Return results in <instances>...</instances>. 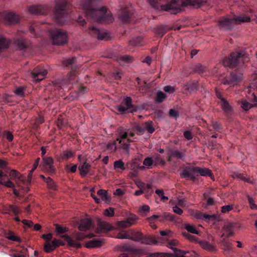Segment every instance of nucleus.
Segmentation results:
<instances>
[{"instance_id":"obj_36","label":"nucleus","mask_w":257,"mask_h":257,"mask_svg":"<svg viewBox=\"0 0 257 257\" xmlns=\"http://www.w3.org/2000/svg\"><path fill=\"white\" fill-rule=\"evenodd\" d=\"M184 227L190 233L196 234H199V232L197 231L196 227L194 225H191L190 224H185Z\"/></svg>"},{"instance_id":"obj_17","label":"nucleus","mask_w":257,"mask_h":257,"mask_svg":"<svg viewBox=\"0 0 257 257\" xmlns=\"http://www.w3.org/2000/svg\"><path fill=\"white\" fill-rule=\"evenodd\" d=\"M91 225V220L90 218H86L80 220V224L78 226L79 230L85 231L89 229Z\"/></svg>"},{"instance_id":"obj_22","label":"nucleus","mask_w":257,"mask_h":257,"mask_svg":"<svg viewBox=\"0 0 257 257\" xmlns=\"http://www.w3.org/2000/svg\"><path fill=\"white\" fill-rule=\"evenodd\" d=\"M218 103L220 105L221 108L226 113H230L231 111V107L229 104L228 102L225 98H221V100H218Z\"/></svg>"},{"instance_id":"obj_61","label":"nucleus","mask_w":257,"mask_h":257,"mask_svg":"<svg viewBox=\"0 0 257 257\" xmlns=\"http://www.w3.org/2000/svg\"><path fill=\"white\" fill-rule=\"evenodd\" d=\"M187 201L184 199L178 198L177 200L176 205L180 206L181 207H184L186 206Z\"/></svg>"},{"instance_id":"obj_48","label":"nucleus","mask_w":257,"mask_h":257,"mask_svg":"<svg viewBox=\"0 0 257 257\" xmlns=\"http://www.w3.org/2000/svg\"><path fill=\"white\" fill-rule=\"evenodd\" d=\"M55 231L58 234H60L67 232L68 231V229L66 227H63L56 224Z\"/></svg>"},{"instance_id":"obj_14","label":"nucleus","mask_w":257,"mask_h":257,"mask_svg":"<svg viewBox=\"0 0 257 257\" xmlns=\"http://www.w3.org/2000/svg\"><path fill=\"white\" fill-rule=\"evenodd\" d=\"M48 10V8L47 6L41 5L32 6L29 8L30 12L35 15H45L47 13Z\"/></svg>"},{"instance_id":"obj_1","label":"nucleus","mask_w":257,"mask_h":257,"mask_svg":"<svg viewBox=\"0 0 257 257\" xmlns=\"http://www.w3.org/2000/svg\"><path fill=\"white\" fill-rule=\"evenodd\" d=\"M79 9L97 22L111 21L112 20L110 12L102 6L99 1L87 0L80 5Z\"/></svg>"},{"instance_id":"obj_64","label":"nucleus","mask_w":257,"mask_h":257,"mask_svg":"<svg viewBox=\"0 0 257 257\" xmlns=\"http://www.w3.org/2000/svg\"><path fill=\"white\" fill-rule=\"evenodd\" d=\"M173 210L174 212L178 215H181L183 213L182 209L179 208V206L176 205L173 207Z\"/></svg>"},{"instance_id":"obj_43","label":"nucleus","mask_w":257,"mask_h":257,"mask_svg":"<svg viewBox=\"0 0 257 257\" xmlns=\"http://www.w3.org/2000/svg\"><path fill=\"white\" fill-rule=\"evenodd\" d=\"M153 160L150 157L146 158L143 162V164L145 167L147 169H150L151 168L153 165Z\"/></svg>"},{"instance_id":"obj_35","label":"nucleus","mask_w":257,"mask_h":257,"mask_svg":"<svg viewBox=\"0 0 257 257\" xmlns=\"http://www.w3.org/2000/svg\"><path fill=\"white\" fill-rule=\"evenodd\" d=\"M170 248L174 251L173 257H184L186 252L177 249V248L173 246H170Z\"/></svg>"},{"instance_id":"obj_13","label":"nucleus","mask_w":257,"mask_h":257,"mask_svg":"<svg viewBox=\"0 0 257 257\" xmlns=\"http://www.w3.org/2000/svg\"><path fill=\"white\" fill-rule=\"evenodd\" d=\"M0 184L8 188H14L15 187L6 173L2 171H0Z\"/></svg>"},{"instance_id":"obj_60","label":"nucleus","mask_w":257,"mask_h":257,"mask_svg":"<svg viewBox=\"0 0 257 257\" xmlns=\"http://www.w3.org/2000/svg\"><path fill=\"white\" fill-rule=\"evenodd\" d=\"M164 90L169 93H173L175 91V88L173 86L167 85L164 87Z\"/></svg>"},{"instance_id":"obj_54","label":"nucleus","mask_w":257,"mask_h":257,"mask_svg":"<svg viewBox=\"0 0 257 257\" xmlns=\"http://www.w3.org/2000/svg\"><path fill=\"white\" fill-rule=\"evenodd\" d=\"M26 182V180L25 177L21 174L20 175L17 177V180L16 181V184H17L18 187H21V183H24Z\"/></svg>"},{"instance_id":"obj_21","label":"nucleus","mask_w":257,"mask_h":257,"mask_svg":"<svg viewBox=\"0 0 257 257\" xmlns=\"http://www.w3.org/2000/svg\"><path fill=\"white\" fill-rule=\"evenodd\" d=\"M5 19L11 24H16L19 22V18L14 13L7 12L5 14Z\"/></svg>"},{"instance_id":"obj_26","label":"nucleus","mask_w":257,"mask_h":257,"mask_svg":"<svg viewBox=\"0 0 257 257\" xmlns=\"http://www.w3.org/2000/svg\"><path fill=\"white\" fill-rule=\"evenodd\" d=\"M99 228L101 232H107L113 229L111 225L107 222H102L99 224Z\"/></svg>"},{"instance_id":"obj_51","label":"nucleus","mask_w":257,"mask_h":257,"mask_svg":"<svg viewBox=\"0 0 257 257\" xmlns=\"http://www.w3.org/2000/svg\"><path fill=\"white\" fill-rule=\"evenodd\" d=\"M233 208V205H226L221 207V212L223 213L229 212Z\"/></svg>"},{"instance_id":"obj_38","label":"nucleus","mask_w":257,"mask_h":257,"mask_svg":"<svg viewBox=\"0 0 257 257\" xmlns=\"http://www.w3.org/2000/svg\"><path fill=\"white\" fill-rule=\"evenodd\" d=\"M56 248L55 246L52 244V242H46L44 244V250L49 253Z\"/></svg>"},{"instance_id":"obj_25","label":"nucleus","mask_w":257,"mask_h":257,"mask_svg":"<svg viewBox=\"0 0 257 257\" xmlns=\"http://www.w3.org/2000/svg\"><path fill=\"white\" fill-rule=\"evenodd\" d=\"M119 19L122 22H126L130 18V15L127 9H124L123 11H119L118 12Z\"/></svg>"},{"instance_id":"obj_11","label":"nucleus","mask_w":257,"mask_h":257,"mask_svg":"<svg viewBox=\"0 0 257 257\" xmlns=\"http://www.w3.org/2000/svg\"><path fill=\"white\" fill-rule=\"evenodd\" d=\"M90 33L92 35H96L97 39L99 40H107L109 38L107 31L100 30L95 27L90 28Z\"/></svg>"},{"instance_id":"obj_27","label":"nucleus","mask_w":257,"mask_h":257,"mask_svg":"<svg viewBox=\"0 0 257 257\" xmlns=\"http://www.w3.org/2000/svg\"><path fill=\"white\" fill-rule=\"evenodd\" d=\"M132 231L130 230H120L116 235V238L118 239H130V233Z\"/></svg>"},{"instance_id":"obj_16","label":"nucleus","mask_w":257,"mask_h":257,"mask_svg":"<svg viewBox=\"0 0 257 257\" xmlns=\"http://www.w3.org/2000/svg\"><path fill=\"white\" fill-rule=\"evenodd\" d=\"M189 213L192 216H194L195 218L197 219H203L206 221H209L211 220V215L207 214H203L199 211L197 210H189Z\"/></svg>"},{"instance_id":"obj_8","label":"nucleus","mask_w":257,"mask_h":257,"mask_svg":"<svg viewBox=\"0 0 257 257\" xmlns=\"http://www.w3.org/2000/svg\"><path fill=\"white\" fill-rule=\"evenodd\" d=\"M54 160L51 157L43 158V162L41 165L42 169L49 174H53L55 168L53 166Z\"/></svg>"},{"instance_id":"obj_49","label":"nucleus","mask_w":257,"mask_h":257,"mask_svg":"<svg viewBox=\"0 0 257 257\" xmlns=\"http://www.w3.org/2000/svg\"><path fill=\"white\" fill-rule=\"evenodd\" d=\"M155 193L161 198V200L164 201L168 199V197L164 195V191L162 189H157Z\"/></svg>"},{"instance_id":"obj_6","label":"nucleus","mask_w":257,"mask_h":257,"mask_svg":"<svg viewBox=\"0 0 257 257\" xmlns=\"http://www.w3.org/2000/svg\"><path fill=\"white\" fill-rule=\"evenodd\" d=\"M243 56V54L242 52H239L237 54L233 53L230 54L229 57L224 58L222 63L225 66L234 67L238 62L239 59Z\"/></svg>"},{"instance_id":"obj_63","label":"nucleus","mask_w":257,"mask_h":257,"mask_svg":"<svg viewBox=\"0 0 257 257\" xmlns=\"http://www.w3.org/2000/svg\"><path fill=\"white\" fill-rule=\"evenodd\" d=\"M77 166L76 165H73L71 168L69 166H66L65 167V170L67 172H71L72 173H74L76 172L77 170Z\"/></svg>"},{"instance_id":"obj_39","label":"nucleus","mask_w":257,"mask_h":257,"mask_svg":"<svg viewBox=\"0 0 257 257\" xmlns=\"http://www.w3.org/2000/svg\"><path fill=\"white\" fill-rule=\"evenodd\" d=\"M184 156V154L178 151H172L170 154L169 157L170 158H176L177 159H183Z\"/></svg>"},{"instance_id":"obj_34","label":"nucleus","mask_w":257,"mask_h":257,"mask_svg":"<svg viewBox=\"0 0 257 257\" xmlns=\"http://www.w3.org/2000/svg\"><path fill=\"white\" fill-rule=\"evenodd\" d=\"M143 127H144L145 130L147 131L150 134H152L155 131L153 122L151 121H149L144 123L143 124Z\"/></svg>"},{"instance_id":"obj_30","label":"nucleus","mask_w":257,"mask_h":257,"mask_svg":"<svg viewBox=\"0 0 257 257\" xmlns=\"http://www.w3.org/2000/svg\"><path fill=\"white\" fill-rule=\"evenodd\" d=\"M101 241L97 239H93L87 242L85 246L87 248H95L101 245Z\"/></svg>"},{"instance_id":"obj_44","label":"nucleus","mask_w":257,"mask_h":257,"mask_svg":"<svg viewBox=\"0 0 257 257\" xmlns=\"http://www.w3.org/2000/svg\"><path fill=\"white\" fill-rule=\"evenodd\" d=\"M122 104L126 107V108H131L132 107V100L130 97L125 98L122 101Z\"/></svg>"},{"instance_id":"obj_41","label":"nucleus","mask_w":257,"mask_h":257,"mask_svg":"<svg viewBox=\"0 0 257 257\" xmlns=\"http://www.w3.org/2000/svg\"><path fill=\"white\" fill-rule=\"evenodd\" d=\"M166 97V95L162 91H158L157 93L156 101L158 103L163 102Z\"/></svg>"},{"instance_id":"obj_29","label":"nucleus","mask_w":257,"mask_h":257,"mask_svg":"<svg viewBox=\"0 0 257 257\" xmlns=\"http://www.w3.org/2000/svg\"><path fill=\"white\" fill-rule=\"evenodd\" d=\"M98 195L100 197L101 199L105 202L110 201V198L108 196L107 192L105 190L100 189L97 191Z\"/></svg>"},{"instance_id":"obj_55","label":"nucleus","mask_w":257,"mask_h":257,"mask_svg":"<svg viewBox=\"0 0 257 257\" xmlns=\"http://www.w3.org/2000/svg\"><path fill=\"white\" fill-rule=\"evenodd\" d=\"M9 208L10 210L12 211L16 215L19 214L21 212V210L17 206L10 205Z\"/></svg>"},{"instance_id":"obj_31","label":"nucleus","mask_w":257,"mask_h":257,"mask_svg":"<svg viewBox=\"0 0 257 257\" xmlns=\"http://www.w3.org/2000/svg\"><path fill=\"white\" fill-rule=\"evenodd\" d=\"M142 242L146 244H158L160 242L155 238L150 236H145L143 237Z\"/></svg>"},{"instance_id":"obj_33","label":"nucleus","mask_w":257,"mask_h":257,"mask_svg":"<svg viewBox=\"0 0 257 257\" xmlns=\"http://www.w3.org/2000/svg\"><path fill=\"white\" fill-rule=\"evenodd\" d=\"M193 167L190 168L189 170L184 171L183 175L184 178L187 179H194L196 176V173L193 172Z\"/></svg>"},{"instance_id":"obj_24","label":"nucleus","mask_w":257,"mask_h":257,"mask_svg":"<svg viewBox=\"0 0 257 257\" xmlns=\"http://www.w3.org/2000/svg\"><path fill=\"white\" fill-rule=\"evenodd\" d=\"M90 167V165L86 162L81 164L79 167L80 175L82 177L85 176L89 172Z\"/></svg>"},{"instance_id":"obj_20","label":"nucleus","mask_w":257,"mask_h":257,"mask_svg":"<svg viewBox=\"0 0 257 257\" xmlns=\"http://www.w3.org/2000/svg\"><path fill=\"white\" fill-rule=\"evenodd\" d=\"M5 236L6 238L9 240L18 242H22L21 238L15 233L12 231H8V232H6Z\"/></svg>"},{"instance_id":"obj_59","label":"nucleus","mask_w":257,"mask_h":257,"mask_svg":"<svg viewBox=\"0 0 257 257\" xmlns=\"http://www.w3.org/2000/svg\"><path fill=\"white\" fill-rule=\"evenodd\" d=\"M222 244L226 250H229L231 249V243L224 238L222 240Z\"/></svg>"},{"instance_id":"obj_50","label":"nucleus","mask_w":257,"mask_h":257,"mask_svg":"<svg viewBox=\"0 0 257 257\" xmlns=\"http://www.w3.org/2000/svg\"><path fill=\"white\" fill-rule=\"evenodd\" d=\"M67 237L68 238V243L70 246L74 247L76 248H79L80 247L81 244L80 243H79L78 242H77L75 240H72V239L69 238L68 236H67Z\"/></svg>"},{"instance_id":"obj_46","label":"nucleus","mask_w":257,"mask_h":257,"mask_svg":"<svg viewBox=\"0 0 257 257\" xmlns=\"http://www.w3.org/2000/svg\"><path fill=\"white\" fill-rule=\"evenodd\" d=\"M241 107L244 110H248L251 107H252V105L251 103L248 102L245 100H242L241 101Z\"/></svg>"},{"instance_id":"obj_28","label":"nucleus","mask_w":257,"mask_h":257,"mask_svg":"<svg viewBox=\"0 0 257 257\" xmlns=\"http://www.w3.org/2000/svg\"><path fill=\"white\" fill-rule=\"evenodd\" d=\"M234 224L232 223H228L223 226V229L225 231L227 237L233 235Z\"/></svg>"},{"instance_id":"obj_58","label":"nucleus","mask_w":257,"mask_h":257,"mask_svg":"<svg viewBox=\"0 0 257 257\" xmlns=\"http://www.w3.org/2000/svg\"><path fill=\"white\" fill-rule=\"evenodd\" d=\"M182 234L184 237H185L186 238L190 240L195 241L196 240V237L195 236L191 235L188 233L183 232Z\"/></svg>"},{"instance_id":"obj_23","label":"nucleus","mask_w":257,"mask_h":257,"mask_svg":"<svg viewBox=\"0 0 257 257\" xmlns=\"http://www.w3.org/2000/svg\"><path fill=\"white\" fill-rule=\"evenodd\" d=\"M132 232L130 233V239L136 241H142L143 239V234L140 231H136L133 229H130Z\"/></svg>"},{"instance_id":"obj_9","label":"nucleus","mask_w":257,"mask_h":257,"mask_svg":"<svg viewBox=\"0 0 257 257\" xmlns=\"http://www.w3.org/2000/svg\"><path fill=\"white\" fill-rule=\"evenodd\" d=\"M138 218L136 216H133L128 218L125 220L119 221L116 222L117 227L115 229L119 230L122 228H128L135 225L137 221Z\"/></svg>"},{"instance_id":"obj_57","label":"nucleus","mask_w":257,"mask_h":257,"mask_svg":"<svg viewBox=\"0 0 257 257\" xmlns=\"http://www.w3.org/2000/svg\"><path fill=\"white\" fill-rule=\"evenodd\" d=\"M248 201L250 205V208L252 209H257V206L255 205L254 201L250 196H248Z\"/></svg>"},{"instance_id":"obj_3","label":"nucleus","mask_w":257,"mask_h":257,"mask_svg":"<svg viewBox=\"0 0 257 257\" xmlns=\"http://www.w3.org/2000/svg\"><path fill=\"white\" fill-rule=\"evenodd\" d=\"M249 21V17L244 16H236L233 19L222 18L219 21V25L220 28L227 30L230 29L234 24L247 22Z\"/></svg>"},{"instance_id":"obj_12","label":"nucleus","mask_w":257,"mask_h":257,"mask_svg":"<svg viewBox=\"0 0 257 257\" xmlns=\"http://www.w3.org/2000/svg\"><path fill=\"white\" fill-rule=\"evenodd\" d=\"M47 74V70L39 68L34 69L32 73L33 78L36 82L43 80Z\"/></svg>"},{"instance_id":"obj_40","label":"nucleus","mask_w":257,"mask_h":257,"mask_svg":"<svg viewBox=\"0 0 257 257\" xmlns=\"http://www.w3.org/2000/svg\"><path fill=\"white\" fill-rule=\"evenodd\" d=\"M114 168L115 169L123 171L125 169L124 164L120 160L115 161L114 163Z\"/></svg>"},{"instance_id":"obj_47","label":"nucleus","mask_w":257,"mask_h":257,"mask_svg":"<svg viewBox=\"0 0 257 257\" xmlns=\"http://www.w3.org/2000/svg\"><path fill=\"white\" fill-rule=\"evenodd\" d=\"M106 148L110 152H114L117 149L116 141L108 143Z\"/></svg>"},{"instance_id":"obj_37","label":"nucleus","mask_w":257,"mask_h":257,"mask_svg":"<svg viewBox=\"0 0 257 257\" xmlns=\"http://www.w3.org/2000/svg\"><path fill=\"white\" fill-rule=\"evenodd\" d=\"M118 62L121 65H123V63H129L133 61V58L128 55H125L121 57L118 59Z\"/></svg>"},{"instance_id":"obj_18","label":"nucleus","mask_w":257,"mask_h":257,"mask_svg":"<svg viewBox=\"0 0 257 257\" xmlns=\"http://www.w3.org/2000/svg\"><path fill=\"white\" fill-rule=\"evenodd\" d=\"M120 250L121 251L133 252H135L139 255H142L145 254V251L141 249H134L131 245L125 244L122 245L120 247Z\"/></svg>"},{"instance_id":"obj_10","label":"nucleus","mask_w":257,"mask_h":257,"mask_svg":"<svg viewBox=\"0 0 257 257\" xmlns=\"http://www.w3.org/2000/svg\"><path fill=\"white\" fill-rule=\"evenodd\" d=\"M161 0H147L148 3L150 4V5L154 9L160 11V12H164V11H167L170 12V13L173 14V10H164L167 9V8H164L165 7H170L171 5H172V2L167 5H161Z\"/></svg>"},{"instance_id":"obj_4","label":"nucleus","mask_w":257,"mask_h":257,"mask_svg":"<svg viewBox=\"0 0 257 257\" xmlns=\"http://www.w3.org/2000/svg\"><path fill=\"white\" fill-rule=\"evenodd\" d=\"M53 43L54 45H62L67 42V34L62 30H56L50 32Z\"/></svg>"},{"instance_id":"obj_32","label":"nucleus","mask_w":257,"mask_h":257,"mask_svg":"<svg viewBox=\"0 0 257 257\" xmlns=\"http://www.w3.org/2000/svg\"><path fill=\"white\" fill-rule=\"evenodd\" d=\"M74 154L72 152L69 151H64L59 156L57 157V159L59 161H60L61 160H67L72 157H73Z\"/></svg>"},{"instance_id":"obj_53","label":"nucleus","mask_w":257,"mask_h":257,"mask_svg":"<svg viewBox=\"0 0 257 257\" xmlns=\"http://www.w3.org/2000/svg\"><path fill=\"white\" fill-rule=\"evenodd\" d=\"M200 244H201L202 248L204 249L211 250L213 249V246H212L210 243H209L207 241H203L200 242Z\"/></svg>"},{"instance_id":"obj_42","label":"nucleus","mask_w":257,"mask_h":257,"mask_svg":"<svg viewBox=\"0 0 257 257\" xmlns=\"http://www.w3.org/2000/svg\"><path fill=\"white\" fill-rule=\"evenodd\" d=\"M160 234L162 236H165V237L163 238L164 240H167L168 238L172 236V232L170 230H162L160 232Z\"/></svg>"},{"instance_id":"obj_15","label":"nucleus","mask_w":257,"mask_h":257,"mask_svg":"<svg viewBox=\"0 0 257 257\" xmlns=\"http://www.w3.org/2000/svg\"><path fill=\"white\" fill-rule=\"evenodd\" d=\"M193 172L196 173V176L200 175L201 176H209L212 178V174L210 170L205 168L193 167Z\"/></svg>"},{"instance_id":"obj_52","label":"nucleus","mask_w":257,"mask_h":257,"mask_svg":"<svg viewBox=\"0 0 257 257\" xmlns=\"http://www.w3.org/2000/svg\"><path fill=\"white\" fill-rule=\"evenodd\" d=\"M104 214L106 216L112 217L114 216V209L112 207H109L104 210Z\"/></svg>"},{"instance_id":"obj_56","label":"nucleus","mask_w":257,"mask_h":257,"mask_svg":"<svg viewBox=\"0 0 257 257\" xmlns=\"http://www.w3.org/2000/svg\"><path fill=\"white\" fill-rule=\"evenodd\" d=\"M20 174V173L16 170H12L9 173V176L11 179H13L15 178H17Z\"/></svg>"},{"instance_id":"obj_45","label":"nucleus","mask_w":257,"mask_h":257,"mask_svg":"<svg viewBox=\"0 0 257 257\" xmlns=\"http://www.w3.org/2000/svg\"><path fill=\"white\" fill-rule=\"evenodd\" d=\"M45 182L47 184V185L49 188L52 189H55L56 188L55 183L50 177H48L46 179Z\"/></svg>"},{"instance_id":"obj_7","label":"nucleus","mask_w":257,"mask_h":257,"mask_svg":"<svg viewBox=\"0 0 257 257\" xmlns=\"http://www.w3.org/2000/svg\"><path fill=\"white\" fill-rule=\"evenodd\" d=\"M66 7V2L62 0L60 3H57L54 12V18L59 23H61L60 19L63 17L65 15V10Z\"/></svg>"},{"instance_id":"obj_5","label":"nucleus","mask_w":257,"mask_h":257,"mask_svg":"<svg viewBox=\"0 0 257 257\" xmlns=\"http://www.w3.org/2000/svg\"><path fill=\"white\" fill-rule=\"evenodd\" d=\"M133 136V133L131 132L128 133L123 131L119 132L116 141H118L120 147L124 150L128 151L130 146L129 143L132 141L131 137Z\"/></svg>"},{"instance_id":"obj_62","label":"nucleus","mask_w":257,"mask_h":257,"mask_svg":"<svg viewBox=\"0 0 257 257\" xmlns=\"http://www.w3.org/2000/svg\"><path fill=\"white\" fill-rule=\"evenodd\" d=\"M237 177L241 180H243L245 182H248V183H253V182L251 181V180L249 179V178H248L247 177H246L243 174H239L238 176H237Z\"/></svg>"},{"instance_id":"obj_19","label":"nucleus","mask_w":257,"mask_h":257,"mask_svg":"<svg viewBox=\"0 0 257 257\" xmlns=\"http://www.w3.org/2000/svg\"><path fill=\"white\" fill-rule=\"evenodd\" d=\"M242 79V77L240 74H233L231 76V78L229 80L224 81L223 84L229 85L230 86H233L241 81Z\"/></svg>"},{"instance_id":"obj_2","label":"nucleus","mask_w":257,"mask_h":257,"mask_svg":"<svg viewBox=\"0 0 257 257\" xmlns=\"http://www.w3.org/2000/svg\"><path fill=\"white\" fill-rule=\"evenodd\" d=\"M205 1L202 0H173L172 5L170 7H165L167 10H173V14H177L180 12L182 8L188 6H191L198 8L205 3Z\"/></svg>"}]
</instances>
